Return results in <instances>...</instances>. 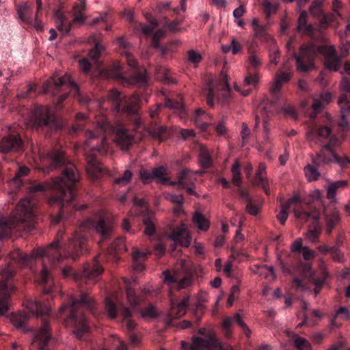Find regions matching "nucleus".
Wrapping results in <instances>:
<instances>
[{
  "label": "nucleus",
  "instance_id": "09e8293b",
  "mask_svg": "<svg viewBox=\"0 0 350 350\" xmlns=\"http://www.w3.org/2000/svg\"><path fill=\"white\" fill-rule=\"evenodd\" d=\"M29 167H27L26 166L19 167L18 170H17V172L15 174L14 178L12 179V181L14 183H16V185H17L18 187H20L21 185H22L21 178L23 176H27L29 174Z\"/></svg>",
  "mask_w": 350,
  "mask_h": 350
},
{
  "label": "nucleus",
  "instance_id": "5701e85b",
  "mask_svg": "<svg viewBox=\"0 0 350 350\" xmlns=\"http://www.w3.org/2000/svg\"><path fill=\"white\" fill-rule=\"evenodd\" d=\"M252 184L254 186L262 187L266 194H269V181L266 176V165L265 163H259Z\"/></svg>",
  "mask_w": 350,
  "mask_h": 350
},
{
  "label": "nucleus",
  "instance_id": "b1692460",
  "mask_svg": "<svg viewBox=\"0 0 350 350\" xmlns=\"http://www.w3.org/2000/svg\"><path fill=\"white\" fill-rule=\"evenodd\" d=\"M336 154L330 148V144H326L317 157L313 159V163L317 166H321L334 161Z\"/></svg>",
  "mask_w": 350,
  "mask_h": 350
},
{
  "label": "nucleus",
  "instance_id": "338daca9",
  "mask_svg": "<svg viewBox=\"0 0 350 350\" xmlns=\"http://www.w3.org/2000/svg\"><path fill=\"white\" fill-rule=\"evenodd\" d=\"M79 66L81 70L85 73H88L92 68V65L87 58H83L79 60Z\"/></svg>",
  "mask_w": 350,
  "mask_h": 350
},
{
  "label": "nucleus",
  "instance_id": "4468645a",
  "mask_svg": "<svg viewBox=\"0 0 350 350\" xmlns=\"http://www.w3.org/2000/svg\"><path fill=\"white\" fill-rule=\"evenodd\" d=\"M98 129L106 135H113V140L122 150H128L133 142V135L120 122L111 124L105 119L98 123Z\"/></svg>",
  "mask_w": 350,
  "mask_h": 350
},
{
  "label": "nucleus",
  "instance_id": "72a5a7b5",
  "mask_svg": "<svg viewBox=\"0 0 350 350\" xmlns=\"http://www.w3.org/2000/svg\"><path fill=\"white\" fill-rule=\"evenodd\" d=\"M248 63L254 70H258L262 65V60L260 54L257 52L255 46L251 44L248 48Z\"/></svg>",
  "mask_w": 350,
  "mask_h": 350
},
{
  "label": "nucleus",
  "instance_id": "603ef678",
  "mask_svg": "<svg viewBox=\"0 0 350 350\" xmlns=\"http://www.w3.org/2000/svg\"><path fill=\"white\" fill-rule=\"evenodd\" d=\"M132 176L133 173L131 172V171L129 170H126L124 171V174L122 177L114 178L113 183L115 184L122 186L126 185L130 183Z\"/></svg>",
  "mask_w": 350,
  "mask_h": 350
},
{
  "label": "nucleus",
  "instance_id": "864d4df0",
  "mask_svg": "<svg viewBox=\"0 0 350 350\" xmlns=\"http://www.w3.org/2000/svg\"><path fill=\"white\" fill-rule=\"evenodd\" d=\"M329 252L332 259L337 262L342 263L345 262V257L343 253L337 246L331 247L329 249Z\"/></svg>",
  "mask_w": 350,
  "mask_h": 350
},
{
  "label": "nucleus",
  "instance_id": "a18cd8bd",
  "mask_svg": "<svg viewBox=\"0 0 350 350\" xmlns=\"http://www.w3.org/2000/svg\"><path fill=\"white\" fill-rule=\"evenodd\" d=\"M92 39L93 42H95V44L94 48L90 51L88 55L92 59L96 61L98 59L101 53V51H103L105 49V48L101 44L99 43V42L96 40V37L94 36H92Z\"/></svg>",
  "mask_w": 350,
  "mask_h": 350
},
{
  "label": "nucleus",
  "instance_id": "f8f14e48",
  "mask_svg": "<svg viewBox=\"0 0 350 350\" xmlns=\"http://www.w3.org/2000/svg\"><path fill=\"white\" fill-rule=\"evenodd\" d=\"M31 122L35 129L45 132L46 135H51L53 132L62 128V121L51 112L50 107L47 106H38L35 108Z\"/></svg>",
  "mask_w": 350,
  "mask_h": 350
},
{
  "label": "nucleus",
  "instance_id": "6e6d98bb",
  "mask_svg": "<svg viewBox=\"0 0 350 350\" xmlns=\"http://www.w3.org/2000/svg\"><path fill=\"white\" fill-rule=\"evenodd\" d=\"M144 224L145 226V234L151 236L155 232V226L152 219L150 217H146L144 219Z\"/></svg>",
  "mask_w": 350,
  "mask_h": 350
},
{
  "label": "nucleus",
  "instance_id": "e433bc0d",
  "mask_svg": "<svg viewBox=\"0 0 350 350\" xmlns=\"http://www.w3.org/2000/svg\"><path fill=\"white\" fill-rule=\"evenodd\" d=\"M340 221V215L337 210H333L326 215V232L330 234L333 228Z\"/></svg>",
  "mask_w": 350,
  "mask_h": 350
},
{
  "label": "nucleus",
  "instance_id": "20e7f679",
  "mask_svg": "<svg viewBox=\"0 0 350 350\" xmlns=\"http://www.w3.org/2000/svg\"><path fill=\"white\" fill-rule=\"evenodd\" d=\"M51 309L40 301H36L29 312L23 311L12 314L11 321L17 328L25 332L27 321L31 316H35L41 319V327L34 334L31 345V350H54L55 340L51 337V328L48 318L51 315Z\"/></svg>",
  "mask_w": 350,
  "mask_h": 350
},
{
  "label": "nucleus",
  "instance_id": "f03ea898",
  "mask_svg": "<svg viewBox=\"0 0 350 350\" xmlns=\"http://www.w3.org/2000/svg\"><path fill=\"white\" fill-rule=\"evenodd\" d=\"M39 168L44 173L49 174L53 170H60L62 174L54 178L50 183L38 184L32 187L34 192L51 190L53 193L49 198V204L57 205L59 213L52 218L53 224L63 220L72 211H81L87 208V204L78 205L73 202L77 195V183L80 175L74 163L69 161L64 152L58 148H53L47 152L40 154Z\"/></svg>",
  "mask_w": 350,
  "mask_h": 350
},
{
  "label": "nucleus",
  "instance_id": "79ce46f5",
  "mask_svg": "<svg viewBox=\"0 0 350 350\" xmlns=\"http://www.w3.org/2000/svg\"><path fill=\"white\" fill-rule=\"evenodd\" d=\"M146 254L139 251H135L133 253V269L138 272H141L144 270V266L141 261V258H145Z\"/></svg>",
  "mask_w": 350,
  "mask_h": 350
},
{
  "label": "nucleus",
  "instance_id": "052dcab7",
  "mask_svg": "<svg viewBox=\"0 0 350 350\" xmlns=\"http://www.w3.org/2000/svg\"><path fill=\"white\" fill-rule=\"evenodd\" d=\"M139 176L144 183H149L153 180L152 173L146 169H142Z\"/></svg>",
  "mask_w": 350,
  "mask_h": 350
},
{
  "label": "nucleus",
  "instance_id": "a19ab883",
  "mask_svg": "<svg viewBox=\"0 0 350 350\" xmlns=\"http://www.w3.org/2000/svg\"><path fill=\"white\" fill-rule=\"evenodd\" d=\"M231 172L232 174V183L237 187H240L242 183V178L241 174V164L239 161H236L233 164Z\"/></svg>",
  "mask_w": 350,
  "mask_h": 350
},
{
  "label": "nucleus",
  "instance_id": "bb28decb",
  "mask_svg": "<svg viewBox=\"0 0 350 350\" xmlns=\"http://www.w3.org/2000/svg\"><path fill=\"white\" fill-rule=\"evenodd\" d=\"M196 178L194 174L189 170H183L178 176L177 183H172V185H177L178 188L187 187L194 185Z\"/></svg>",
  "mask_w": 350,
  "mask_h": 350
},
{
  "label": "nucleus",
  "instance_id": "4be33fe9",
  "mask_svg": "<svg viewBox=\"0 0 350 350\" xmlns=\"http://www.w3.org/2000/svg\"><path fill=\"white\" fill-rule=\"evenodd\" d=\"M234 323H237L241 327L246 337L249 338L250 336L251 331L250 328L243 321L241 315L239 313H236L233 317H226L224 319L222 327L226 338H230L231 337L232 327Z\"/></svg>",
  "mask_w": 350,
  "mask_h": 350
},
{
  "label": "nucleus",
  "instance_id": "6ab92c4d",
  "mask_svg": "<svg viewBox=\"0 0 350 350\" xmlns=\"http://www.w3.org/2000/svg\"><path fill=\"white\" fill-rule=\"evenodd\" d=\"M122 54L125 56L128 65L134 70L133 75L126 79L128 84L135 85L138 87H145L148 81L146 70L138 67L137 60L131 53L124 51Z\"/></svg>",
  "mask_w": 350,
  "mask_h": 350
},
{
  "label": "nucleus",
  "instance_id": "7ed1b4c3",
  "mask_svg": "<svg viewBox=\"0 0 350 350\" xmlns=\"http://www.w3.org/2000/svg\"><path fill=\"white\" fill-rule=\"evenodd\" d=\"M98 257H95L91 263L86 264L83 270L74 271L70 266H65L62 269V274L64 278H72L78 283L79 290L70 295L67 303L62 304L60 314L66 317L64 320L66 325L74 328V333L79 339L86 338L89 332V325L84 312L89 311L92 314L96 313V302L90 295L88 288L83 284L91 285L96 281L97 277L103 272Z\"/></svg>",
  "mask_w": 350,
  "mask_h": 350
},
{
  "label": "nucleus",
  "instance_id": "dca6fc26",
  "mask_svg": "<svg viewBox=\"0 0 350 350\" xmlns=\"http://www.w3.org/2000/svg\"><path fill=\"white\" fill-rule=\"evenodd\" d=\"M85 10V0H78V2H77L73 7L75 17L72 21H68L64 14L60 10H57L55 12V16L56 18L57 28L58 30L68 33L70 31L72 24H83L85 19L83 14Z\"/></svg>",
  "mask_w": 350,
  "mask_h": 350
},
{
  "label": "nucleus",
  "instance_id": "a878e982",
  "mask_svg": "<svg viewBox=\"0 0 350 350\" xmlns=\"http://www.w3.org/2000/svg\"><path fill=\"white\" fill-rule=\"evenodd\" d=\"M163 274L165 282L171 285H176L178 290L190 286L193 282V276L191 275H187L178 280V278L172 275L168 271H165Z\"/></svg>",
  "mask_w": 350,
  "mask_h": 350
},
{
  "label": "nucleus",
  "instance_id": "ea45409f",
  "mask_svg": "<svg viewBox=\"0 0 350 350\" xmlns=\"http://www.w3.org/2000/svg\"><path fill=\"white\" fill-rule=\"evenodd\" d=\"M267 26L265 25L256 27V29L254 30L255 36L262 41L267 42L269 44H274V41L275 40L270 35L267 33Z\"/></svg>",
  "mask_w": 350,
  "mask_h": 350
},
{
  "label": "nucleus",
  "instance_id": "680f3d73",
  "mask_svg": "<svg viewBox=\"0 0 350 350\" xmlns=\"http://www.w3.org/2000/svg\"><path fill=\"white\" fill-rule=\"evenodd\" d=\"M187 53L189 61L193 64H198L202 60V55L194 50H189Z\"/></svg>",
  "mask_w": 350,
  "mask_h": 350
},
{
  "label": "nucleus",
  "instance_id": "c85d7f7f",
  "mask_svg": "<svg viewBox=\"0 0 350 350\" xmlns=\"http://www.w3.org/2000/svg\"><path fill=\"white\" fill-rule=\"evenodd\" d=\"M17 14L20 20L27 25L33 24V18L31 17L32 6L28 3H24L17 6Z\"/></svg>",
  "mask_w": 350,
  "mask_h": 350
},
{
  "label": "nucleus",
  "instance_id": "f3484780",
  "mask_svg": "<svg viewBox=\"0 0 350 350\" xmlns=\"http://www.w3.org/2000/svg\"><path fill=\"white\" fill-rule=\"evenodd\" d=\"M14 276V272L10 268L0 271V316L10 309V294L15 288L12 284Z\"/></svg>",
  "mask_w": 350,
  "mask_h": 350
},
{
  "label": "nucleus",
  "instance_id": "393cba45",
  "mask_svg": "<svg viewBox=\"0 0 350 350\" xmlns=\"http://www.w3.org/2000/svg\"><path fill=\"white\" fill-rule=\"evenodd\" d=\"M332 99V95L327 92H323L319 95V98H314L312 104L313 111L309 114L311 119H314L317 113H320L325 104H327Z\"/></svg>",
  "mask_w": 350,
  "mask_h": 350
},
{
  "label": "nucleus",
  "instance_id": "2eb2a0df",
  "mask_svg": "<svg viewBox=\"0 0 350 350\" xmlns=\"http://www.w3.org/2000/svg\"><path fill=\"white\" fill-rule=\"evenodd\" d=\"M230 91L228 76L221 72L217 87H214L213 84L210 83L207 88L204 90L207 105L213 107L215 98H217L218 102L222 105L228 103L230 98Z\"/></svg>",
  "mask_w": 350,
  "mask_h": 350
},
{
  "label": "nucleus",
  "instance_id": "0eeeda50",
  "mask_svg": "<svg viewBox=\"0 0 350 350\" xmlns=\"http://www.w3.org/2000/svg\"><path fill=\"white\" fill-rule=\"evenodd\" d=\"M284 83V71L280 69L276 73L274 82L270 88L271 100H269L267 98H264L257 107L254 131H256L258 127L260 117H262L264 132L267 135L268 133V123L266 118L274 114L284 115V107L282 102L280 100L282 94V89Z\"/></svg>",
  "mask_w": 350,
  "mask_h": 350
},
{
  "label": "nucleus",
  "instance_id": "c03bdc74",
  "mask_svg": "<svg viewBox=\"0 0 350 350\" xmlns=\"http://www.w3.org/2000/svg\"><path fill=\"white\" fill-rule=\"evenodd\" d=\"M193 222L202 230H207L209 228V221L205 217L200 213H196L193 218Z\"/></svg>",
  "mask_w": 350,
  "mask_h": 350
},
{
  "label": "nucleus",
  "instance_id": "c9c22d12",
  "mask_svg": "<svg viewBox=\"0 0 350 350\" xmlns=\"http://www.w3.org/2000/svg\"><path fill=\"white\" fill-rule=\"evenodd\" d=\"M306 18L307 12L306 11H302L300 13L298 19V29L300 31H302L312 37L314 32V28L311 25L307 23Z\"/></svg>",
  "mask_w": 350,
  "mask_h": 350
},
{
  "label": "nucleus",
  "instance_id": "f257e3e1",
  "mask_svg": "<svg viewBox=\"0 0 350 350\" xmlns=\"http://www.w3.org/2000/svg\"><path fill=\"white\" fill-rule=\"evenodd\" d=\"M113 228L112 220L105 215L99 214L96 219L90 218L83 221L64 244H62L64 231L59 230L51 244L46 247L33 250L31 255L24 254L18 249L11 252L9 254V264H15L21 267H31L37 258H44L39 282L46 286L44 291L49 293L52 284L49 267H56L66 258H70L75 261L80 255L85 254L88 252V231L95 230L103 241L112 237Z\"/></svg>",
  "mask_w": 350,
  "mask_h": 350
},
{
  "label": "nucleus",
  "instance_id": "f704fd0d",
  "mask_svg": "<svg viewBox=\"0 0 350 350\" xmlns=\"http://www.w3.org/2000/svg\"><path fill=\"white\" fill-rule=\"evenodd\" d=\"M348 185L347 180H341L330 183L327 188V198L329 200H334L338 190L344 189Z\"/></svg>",
  "mask_w": 350,
  "mask_h": 350
},
{
  "label": "nucleus",
  "instance_id": "4c0bfd02",
  "mask_svg": "<svg viewBox=\"0 0 350 350\" xmlns=\"http://www.w3.org/2000/svg\"><path fill=\"white\" fill-rule=\"evenodd\" d=\"M126 250L125 240L123 237L116 239L108 247V252L111 255L121 253Z\"/></svg>",
  "mask_w": 350,
  "mask_h": 350
},
{
  "label": "nucleus",
  "instance_id": "e2e57ef3",
  "mask_svg": "<svg viewBox=\"0 0 350 350\" xmlns=\"http://www.w3.org/2000/svg\"><path fill=\"white\" fill-rule=\"evenodd\" d=\"M331 134V129L326 126H321L317 131L318 140H321L329 137Z\"/></svg>",
  "mask_w": 350,
  "mask_h": 350
},
{
  "label": "nucleus",
  "instance_id": "bf43d9fd",
  "mask_svg": "<svg viewBox=\"0 0 350 350\" xmlns=\"http://www.w3.org/2000/svg\"><path fill=\"white\" fill-rule=\"evenodd\" d=\"M140 316L144 319L154 318L157 317L155 308L152 306H149L144 310L140 312Z\"/></svg>",
  "mask_w": 350,
  "mask_h": 350
},
{
  "label": "nucleus",
  "instance_id": "58836bf2",
  "mask_svg": "<svg viewBox=\"0 0 350 350\" xmlns=\"http://www.w3.org/2000/svg\"><path fill=\"white\" fill-rule=\"evenodd\" d=\"M152 137L160 141L166 139L170 135V131L165 126L155 125L150 131Z\"/></svg>",
  "mask_w": 350,
  "mask_h": 350
},
{
  "label": "nucleus",
  "instance_id": "cd10ccee",
  "mask_svg": "<svg viewBox=\"0 0 350 350\" xmlns=\"http://www.w3.org/2000/svg\"><path fill=\"white\" fill-rule=\"evenodd\" d=\"M258 83V75L257 73H252L248 71L247 76L245 77L243 81V87L246 88L249 85H256ZM234 88L237 91L240 92L244 96L250 94L251 92L250 88L241 89L237 83L234 84Z\"/></svg>",
  "mask_w": 350,
  "mask_h": 350
},
{
  "label": "nucleus",
  "instance_id": "49530a36",
  "mask_svg": "<svg viewBox=\"0 0 350 350\" xmlns=\"http://www.w3.org/2000/svg\"><path fill=\"white\" fill-rule=\"evenodd\" d=\"M304 172L306 178L310 182L317 180L320 176V173L317 169L310 164L305 167Z\"/></svg>",
  "mask_w": 350,
  "mask_h": 350
},
{
  "label": "nucleus",
  "instance_id": "412c9836",
  "mask_svg": "<svg viewBox=\"0 0 350 350\" xmlns=\"http://www.w3.org/2000/svg\"><path fill=\"white\" fill-rule=\"evenodd\" d=\"M168 234L175 243H179L185 247L190 245L191 238L185 224L176 226H170Z\"/></svg>",
  "mask_w": 350,
  "mask_h": 350
},
{
  "label": "nucleus",
  "instance_id": "a211bd4d",
  "mask_svg": "<svg viewBox=\"0 0 350 350\" xmlns=\"http://www.w3.org/2000/svg\"><path fill=\"white\" fill-rule=\"evenodd\" d=\"M105 304L110 318L116 319L119 315L126 321V326L129 331H132L135 329L136 326L135 323L133 320L129 319V318L133 317L132 313L134 312L133 311H131L122 304L117 305L109 297L105 299Z\"/></svg>",
  "mask_w": 350,
  "mask_h": 350
},
{
  "label": "nucleus",
  "instance_id": "37998d69",
  "mask_svg": "<svg viewBox=\"0 0 350 350\" xmlns=\"http://www.w3.org/2000/svg\"><path fill=\"white\" fill-rule=\"evenodd\" d=\"M254 267L255 269L253 271L256 273L263 275L266 278L273 279L275 277L273 267L267 265H255Z\"/></svg>",
  "mask_w": 350,
  "mask_h": 350
},
{
  "label": "nucleus",
  "instance_id": "39448f33",
  "mask_svg": "<svg viewBox=\"0 0 350 350\" xmlns=\"http://www.w3.org/2000/svg\"><path fill=\"white\" fill-rule=\"evenodd\" d=\"M34 203L29 198L22 199L9 217H0V240L11 238L21 231L31 232L36 227Z\"/></svg>",
  "mask_w": 350,
  "mask_h": 350
},
{
  "label": "nucleus",
  "instance_id": "3c124183",
  "mask_svg": "<svg viewBox=\"0 0 350 350\" xmlns=\"http://www.w3.org/2000/svg\"><path fill=\"white\" fill-rule=\"evenodd\" d=\"M153 179L156 178L162 183H167L168 178L165 177V169L163 166H159L153 169L152 172Z\"/></svg>",
  "mask_w": 350,
  "mask_h": 350
},
{
  "label": "nucleus",
  "instance_id": "473e14b6",
  "mask_svg": "<svg viewBox=\"0 0 350 350\" xmlns=\"http://www.w3.org/2000/svg\"><path fill=\"white\" fill-rule=\"evenodd\" d=\"M280 5V0H263L262 7L266 20H269L271 15L275 14Z\"/></svg>",
  "mask_w": 350,
  "mask_h": 350
},
{
  "label": "nucleus",
  "instance_id": "423d86ee",
  "mask_svg": "<svg viewBox=\"0 0 350 350\" xmlns=\"http://www.w3.org/2000/svg\"><path fill=\"white\" fill-rule=\"evenodd\" d=\"M321 55L324 64L330 70L336 71L340 65V58L336 55L332 46L317 45L313 42L303 44L298 55H295L297 70L299 72H308L314 68V60Z\"/></svg>",
  "mask_w": 350,
  "mask_h": 350
},
{
  "label": "nucleus",
  "instance_id": "5fc2aeb1",
  "mask_svg": "<svg viewBox=\"0 0 350 350\" xmlns=\"http://www.w3.org/2000/svg\"><path fill=\"white\" fill-rule=\"evenodd\" d=\"M200 161L203 167L209 168L212 165L211 157L206 150H202L200 153Z\"/></svg>",
  "mask_w": 350,
  "mask_h": 350
},
{
  "label": "nucleus",
  "instance_id": "2f4dec72",
  "mask_svg": "<svg viewBox=\"0 0 350 350\" xmlns=\"http://www.w3.org/2000/svg\"><path fill=\"white\" fill-rule=\"evenodd\" d=\"M286 335L291 336L293 345L297 350H312V346L306 338L286 330Z\"/></svg>",
  "mask_w": 350,
  "mask_h": 350
},
{
  "label": "nucleus",
  "instance_id": "69168bd1",
  "mask_svg": "<svg viewBox=\"0 0 350 350\" xmlns=\"http://www.w3.org/2000/svg\"><path fill=\"white\" fill-rule=\"evenodd\" d=\"M139 25L142 33L147 36L152 35L154 30L157 27H154V25H151L150 24V25H146L144 23H139Z\"/></svg>",
  "mask_w": 350,
  "mask_h": 350
},
{
  "label": "nucleus",
  "instance_id": "4d7b16f0",
  "mask_svg": "<svg viewBox=\"0 0 350 350\" xmlns=\"http://www.w3.org/2000/svg\"><path fill=\"white\" fill-rule=\"evenodd\" d=\"M348 107H341V120L339 122V124L341 127L344 129H347L349 126L348 121L345 118L346 115L350 114V103H348Z\"/></svg>",
  "mask_w": 350,
  "mask_h": 350
},
{
  "label": "nucleus",
  "instance_id": "7c9ffc66",
  "mask_svg": "<svg viewBox=\"0 0 350 350\" xmlns=\"http://www.w3.org/2000/svg\"><path fill=\"white\" fill-rule=\"evenodd\" d=\"M189 296H187L183 299V300L178 303L176 306H173L170 312V317L172 319H178L183 316L187 308L189 306Z\"/></svg>",
  "mask_w": 350,
  "mask_h": 350
},
{
  "label": "nucleus",
  "instance_id": "c756f323",
  "mask_svg": "<svg viewBox=\"0 0 350 350\" xmlns=\"http://www.w3.org/2000/svg\"><path fill=\"white\" fill-rule=\"evenodd\" d=\"M126 293L128 301L129 302L131 306L134 308L140 304V303L144 299V295L150 293V291L148 289H144V295L143 296H138L136 295L134 288L131 286V284H127L126 288Z\"/></svg>",
  "mask_w": 350,
  "mask_h": 350
},
{
  "label": "nucleus",
  "instance_id": "774afa93",
  "mask_svg": "<svg viewBox=\"0 0 350 350\" xmlns=\"http://www.w3.org/2000/svg\"><path fill=\"white\" fill-rule=\"evenodd\" d=\"M302 253L303 257L306 260L313 259L316 254L314 250L309 249L308 247H303Z\"/></svg>",
  "mask_w": 350,
  "mask_h": 350
},
{
  "label": "nucleus",
  "instance_id": "13d9d810",
  "mask_svg": "<svg viewBox=\"0 0 350 350\" xmlns=\"http://www.w3.org/2000/svg\"><path fill=\"white\" fill-rule=\"evenodd\" d=\"M111 75L118 79H126V77H124V73L122 71V65L118 62L113 64L111 68Z\"/></svg>",
  "mask_w": 350,
  "mask_h": 350
},
{
  "label": "nucleus",
  "instance_id": "8fccbe9b",
  "mask_svg": "<svg viewBox=\"0 0 350 350\" xmlns=\"http://www.w3.org/2000/svg\"><path fill=\"white\" fill-rule=\"evenodd\" d=\"M269 57L271 63L277 65L280 58V53L275 45V41L274 44H269Z\"/></svg>",
  "mask_w": 350,
  "mask_h": 350
},
{
  "label": "nucleus",
  "instance_id": "9b49d317",
  "mask_svg": "<svg viewBox=\"0 0 350 350\" xmlns=\"http://www.w3.org/2000/svg\"><path fill=\"white\" fill-rule=\"evenodd\" d=\"M42 88L45 93H49L53 96L61 93L57 98L59 104L62 103L71 92H73L75 96L79 94L78 85L75 83L69 75H64L61 77H51L44 83Z\"/></svg>",
  "mask_w": 350,
  "mask_h": 350
},
{
  "label": "nucleus",
  "instance_id": "de8ad7c7",
  "mask_svg": "<svg viewBox=\"0 0 350 350\" xmlns=\"http://www.w3.org/2000/svg\"><path fill=\"white\" fill-rule=\"evenodd\" d=\"M323 2L324 0H314L309 8L310 14L319 17L324 14L321 10Z\"/></svg>",
  "mask_w": 350,
  "mask_h": 350
},
{
  "label": "nucleus",
  "instance_id": "9d476101",
  "mask_svg": "<svg viewBox=\"0 0 350 350\" xmlns=\"http://www.w3.org/2000/svg\"><path fill=\"white\" fill-rule=\"evenodd\" d=\"M86 137L88 138L86 144L88 146L92 145L94 146L91 150V152L87 154L85 157L87 163L86 172L90 178L97 179L104 174L105 169L102 163L99 162L96 157V153L98 152L101 154H105L108 150V144L105 137H101L99 144L98 143L93 144V140H94L97 136L91 131L86 132Z\"/></svg>",
  "mask_w": 350,
  "mask_h": 350
},
{
  "label": "nucleus",
  "instance_id": "aec40b11",
  "mask_svg": "<svg viewBox=\"0 0 350 350\" xmlns=\"http://www.w3.org/2000/svg\"><path fill=\"white\" fill-rule=\"evenodd\" d=\"M24 150V142L18 133H10L4 136L0 142V152H22Z\"/></svg>",
  "mask_w": 350,
  "mask_h": 350
},
{
  "label": "nucleus",
  "instance_id": "1a4fd4ad",
  "mask_svg": "<svg viewBox=\"0 0 350 350\" xmlns=\"http://www.w3.org/2000/svg\"><path fill=\"white\" fill-rule=\"evenodd\" d=\"M109 100L111 102L113 110L117 113H122L129 116L135 126L141 123L139 113L142 100L138 95H133L129 98L122 96L116 90L111 91L108 94Z\"/></svg>",
  "mask_w": 350,
  "mask_h": 350
},
{
  "label": "nucleus",
  "instance_id": "0e129e2a",
  "mask_svg": "<svg viewBox=\"0 0 350 350\" xmlns=\"http://www.w3.org/2000/svg\"><path fill=\"white\" fill-rule=\"evenodd\" d=\"M165 105L168 108L174 109H181L183 107V103L180 101L170 98L166 99Z\"/></svg>",
  "mask_w": 350,
  "mask_h": 350
},
{
  "label": "nucleus",
  "instance_id": "6e6552de",
  "mask_svg": "<svg viewBox=\"0 0 350 350\" xmlns=\"http://www.w3.org/2000/svg\"><path fill=\"white\" fill-rule=\"evenodd\" d=\"M291 208H293L296 218L304 221L314 220L313 224L310 226L306 233V238L312 243H317L321 232V225L318 221L320 216L319 211L314 205L301 201L298 195H295L286 201V211Z\"/></svg>",
  "mask_w": 350,
  "mask_h": 350
},
{
  "label": "nucleus",
  "instance_id": "ddd939ff",
  "mask_svg": "<svg viewBox=\"0 0 350 350\" xmlns=\"http://www.w3.org/2000/svg\"><path fill=\"white\" fill-rule=\"evenodd\" d=\"M198 334L202 337L195 336L193 339V343L189 344L182 341L183 350H232L229 345L223 344L217 338L215 334L207 330L206 328H200Z\"/></svg>",
  "mask_w": 350,
  "mask_h": 350
}]
</instances>
